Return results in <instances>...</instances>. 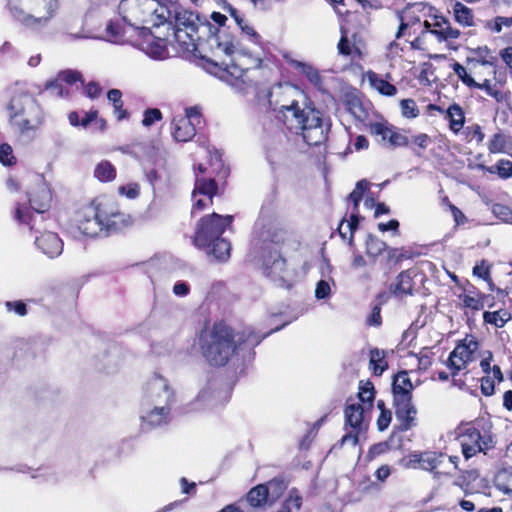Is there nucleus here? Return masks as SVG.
Returning <instances> with one entry per match:
<instances>
[{
	"label": "nucleus",
	"mask_w": 512,
	"mask_h": 512,
	"mask_svg": "<svg viewBox=\"0 0 512 512\" xmlns=\"http://www.w3.org/2000/svg\"><path fill=\"white\" fill-rule=\"evenodd\" d=\"M175 36L179 41L187 37L199 49L204 68L212 74L226 73L240 79L244 72L262 67L264 59L259 51H252L243 46L233 34L224 28L213 31V26L202 21L191 11H175Z\"/></svg>",
	"instance_id": "obj_1"
},
{
	"label": "nucleus",
	"mask_w": 512,
	"mask_h": 512,
	"mask_svg": "<svg viewBox=\"0 0 512 512\" xmlns=\"http://www.w3.org/2000/svg\"><path fill=\"white\" fill-rule=\"evenodd\" d=\"M271 108L277 117L290 128L301 129L302 137L308 145L324 143L330 129V122L320 111L304 106L306 97L296 86L285 83L274 85L268 95Z\"/></svg>",
	"instance_id": "obj_2"
},
{
	"label": "nucleus",
	"mask_w": 512,
	"mask_h": 512,
	"mask_svg": "<svg viewBox=\"0 0 512 512\" xmlns=\"http://www.w3.org/2000/svg\"><path fill=\"white\" fill-rule=\"evenodd\" d=\"M175 391L169 380L154 373L143 385L139 418L143 429H154L168 424Z\"/></svg>",
	"instance_id": "obj_3"
},
{
	"label": "nucleus",
	"mask_w": 512,
	"mask_h": 512,
	"mask_svg": "<svg viewBox=\"0 0 512 512\" xmlns=\"http://www.w3.org/2000/svg\"><path fill=\"white\" fill-rule=\"evenodd\" d=\"M13 19L27 28H42L56 17L60 0H7Z\"/></svg>",
	"instance_id": "obj_4"
},
{
	"label": "nucleus",
	"mask_w": 512,
	"mask_h": 512,
	"mask_svg": "<svg viewBox=\"0 0 512 512\" xmlns=\"http://www.w3.org/2000/svg\"><path fill=\"white\" fill-rule=\"evenodd\" d=\"M200 348L211 365H225L235 351L232 329L222 323L215 324L212 329L202 332Z\"/></svg>",
	"instance_id": "obj_5"
},
{
	"label": "nucleus",
	"mask_w": 512,
	"mask_h": 512,
	"mask_svg": "<svg viewBox=\"0 0 512 512\" xmlns=\"http://www.w3.org/2000/svg\"><path fill=\"white\" fill-rule=\"evenodd\" d=\"M10 120L21 133L34 131L41 124V112L36 101L27 93L14 95L8 106Z\"/></svg>",
	"instance_id": "obj_6"
},
{
	"label": "nucleus",
	"mask_w": 512,
	"mask_h": 512,
	"mask_svg": "<svg viewBox=\"0 0 512 512\" xmlns=\"http://www.w3.org/2000/svg\"><path fill=\"white\" fill-rule=\"evenodd\" d=\"M232 219L233 217L230 215L221 216L217 213L201 218L196 227L195 246L201 249H209L212 242L220 238L225 227L232 222Z\"/></svg>",
	"instance_id": "obj_7"
},
{
	"label": "nucleus",
	"mask_w": 512,
	"mask_h": 512,
	"mask_svg": "<svg viewBox=\"0 0 512 512\" xmlns=\"http://www.w3.org/2000/svg\"><path fill=\"white\" fill-rule=\"evenodd\" d=\"M74 222L82 234L94 237L103 230L102 208L95 203L86 205L75 213Z\"/></svg>",
	"instance_id": "obj_8"
},
{
	"label": "nucleus",
	"mask_w": 512,
	"mask_h": 512,
	"mask_svg": "<svg viewBox=\"0 0 512 512\" xmlns=\"http://www.w3.org/2000/svg\"><path fill=\"white\" fill-rule=\"evenodd\" d=\"M154 6V0H121L118 11L124 21L138 25L147 22V17L155 11Z\"/></svg>",
	"instance_id": "obj_9"
},
{
	"label": "nucleus",
	"mask_w": 512,
	"mask_h": 512,
	"mask_svg": "<svg viewBox=\"0 0 512 512\" xmlns=\"http://www.w3.org/2000/svg\"><path fill=\"white\" fill-rule=\"evenodd\" d=\"M479 344L472 338H466L459 343L450 353L447 366L452 369V376L465 369L467 364L474 360V355L478 351Z\"/></svg>",
	"instance_id": "obj_10"
},
{
	"label": "nucleus",
	"mask_w": 512,
	"mask_h": 512,
	"mask_svg": "<svg viewBox=\"0 0 512 512\" xmlns=\"http://www.w3.org/2000/svg\"><path fill=\"white\" fill-rule=\"evenodd\" d=\"M217 193V184L214 179L196 178L195 187L192 192V214L202 211L213 202V196Z\"/></svg>",
	"instance_id": "obj_11"
},
{
	"label": "nucleus",
	"mask_w": 512,
	"mask_h": 512,
	"mask_svg": "<svg viewBox=\"0 0 512 512\" xmlns=\"http://www.w3.org/2000/svg\"><path fill=\"white\" fill-rule=\"evenodd\" d=\"M28 197L32 209L37 213H44L50 208L52 194L43 178L37 177L28 191Z\"/></svg>",
	"instance_id": "obj_12"
},
{
	"label": "nucleus",
	"mask_w": 512,
	"mask_h": 512,
	"mask_svg": "<svg viewBox=\"0 0 512 512\" xmlns=\"http://www.w3.org/2000/svg\"><path fill=\"white\" fill-rule=\"evenodd\" d=\"M369 131L372 135L379 136L383 143L392 147L407 146L409 143L406 136L382 123H371L369 125Z\"/></svg>",
	"instance_id": "obj_13"
},
{
	"label": "nucleus",
	"mask_w": 512,
	"mask_h": 512,
	"mask_svg": "<svg viewBox=\"0 0 512 512\" xmlns=\"http://www.w3.org/2000/svg\"><path fill=\"white\" fill-rule=\"evenodd\" d=\"M281 481L273 480L266 485H258L252 488L247 494V502L253 507H259L266 502L268 495L274 491L277 495L283 490Z\"/></svg>",
	"instance_id": "obj_14"
},
{
	"label": "nucleus",
	"mask_w": 512,
	"mask_h": 512,
	"mask_svg": "<svg viewBox=\"0 0 512 512\" xmlns=\"http://www.w3.org/2000/svg\"><path fill=\"white\" fill-rule=\"evenodd\" d=\"M37 247L48 257L59 256L63 250V242L54 232H45L35 241Z\"/></svg>",
	"instance_id": "obj_15"
},
{
	"label": "nucleus",
	"mask_w": 512,
	"mask_h": 512,
	"mask_svg": "<svg viewBox=\"0 0 512 512\" xmlns=\"http://www.w3.org/2000/svg\"><path fill=\"white\" fill-rule=\"evenodd\" d=\"M462 453L465 459H470L481 452V433L476 428H468L460 437Z\"/></svg>",
	"instance_id": "obj_16"
},
{
	"label": "nucleus",
	"mask_w": 512,
	"mask_h": 512,
	"mask_svg": "<svg viewBox=\"0 0 512 512\" xmlns=\"http://www.w3.org/2000/svg\"><path fill=\"white\" fill-rule=\"evenodd\" d=\"M103 228L119 230L131 224V217L116 208L102 209Z\"/></svg>",
	"instance_id": "obj_17"
},
{
	"label": "nucleus",
	"mask_w": 512,
	"mask_h": 512,
	"mask_svg": "<svg viewBox=\"0 0 512 512\" xmlns=\"http://www.w3.org/2000/svg\"><path fill=\"white\" fill-rule=\"evenodd\" d=\"M78 81H82L80 72L75 70H64L60 72L55 80L46 83V90H49L51 94L63 97L64 89L61 86V82H65L69 85H73Z\"/></svg>",
	"instance_id": "obj_18"
},
{
	"label": "nucleus",
	"mask_w": 512,
	"mask_h": 512,
	"mask_svg": "<svg viewBox=\"0 0 512 512\" xmlns=\"http://www.w3.org/2000/svg\"><path fill=\"white\" fill-rule=\"evenodd\" d=\"M172 124L173 137L176 141L187 142L195 136V123L190 119L182 117V115L175 116Z\"/></svg>",
	"instance_id": "obj_19"
},
{
	"label": "nucleus",
	"mask_w": 512,
	"mask_h": 512,
	"mask_svg": "<svg viewBox=\"0 0 512 512\" xmlns=\"http://www.w3.org/2000/svg\"><path fill=\"white\" fill-rule=\"evenodd\" d=\"M272 262L266 261L265 265L268 269V275L275 281L284 285L291 280V273L286 269V261L280 255L272 256Z\"/></svg>",
	"instance_id": "obj_20"
},
{
	"label": "nucleus",
	"mask_w": 512,
	"mask_h": 512,
	"mask_svg": "<svg viewBox=\"0 0 512 512\" xmlns=\"http://www.w3.org/2000/svg\"><path fill=\"white\" fill-rule=\"evenodd\" d=\"M412 457V461L419 463L423 470L433 471L442 463L443 454L426 451L420 454H414Z\"/></svg>",
	"instance_id": "obj_21"
},
{
	"label": "nucleus",
	"mask_w": 512,
	"mask_h": 512,
	"mask_svg": "<svg viewBox=\"0 0 512 512\" xmlns=\"http://www.w3.org/2000/svg\"><path fill=\"white\" fill-rule=\"evenodd\" d=\"M363 406L360 403H349L345 408V419L354 430L361 431L363 425Z\"/></svg>",
	"instance_id": "obj_22"
},
{
	"label": "nucleus",
	"mask_w": 512,
	"mask_h": 512,
	"mask_svg": "<svg viewBox=\"0 0 512 512\" xmlns=\"http://www.w3.org/2000/svg\"><path fill=\"white\" fill-rule=\"evenodd\" d=\"M291 64L296 70L305 75L311 84L317 88L322 87V77L314 66L298 60L291 61Z\"/></svg>",
	"instance_id": "obj_23"
},
{
	"label": "nucleus",
	"mask_w": 512,
	"mask_h": 512,
	"mask_svg": "<svg viewBox=\"0 0 512 512\" xmlns=\"http://www.w3.org/2000/svg\"><path fill=\"white\" fill-rule=\"evenodd\" d=\"M386 352L379 348H372L369 352V368L376 376H380L388 369V363L385 359Z\"/></svg>",
	"instance_id": "obj_24"
},
{
	"label": "nucleus",
	"mask_w": 512,
	"mask_h": 512,
	"mask_svg": "<svg viewBox=\"0 0 512 512\" xmlns=\"http://www.w3.org/2000/svg\"><path fill=\"white\" fill-rule=\"evenodd\" d=\"M413 385L406 371L399 372L393 380V396H412Z\"/></svg>",
	"instance_id": "obj_25"
},
{
	"label": "nucleus",
	"mask_w": 512,
	"mask_h": 512,
	"mask_svg": "<svg viewBox=\"0 0 512 512\" xmlns=\"http://www.w3.org/2000/svg\"><path fill=\"white\" fill-rule=\"evenodd\" d=\"M446 118L449 120L450 129L458 133L465 122V116L462 108L458 104H452L446 111Z\"/></svg>",
	"instance_id": "obj_26"
},
{
	"label": "nucleus",
	"mask_w": 512,
	"mask_h": 512,
	"mask_svg": "<svg viewBox=\"0 0 512 512\" xmlns=\"http://www.w3.org/2000/svg\"><path fill=\"white\" fill-rule=\"evenodd\" d=\"M342 35L340 41L337 45V49L339 54L344 56H353L354 54H360V48L356 42V35L352 36V39H349L346 31L342 29Z\"/></svg>",
	"instance_id": "obj_27"
},
{
	"label": "nucleus",
	"mask_w": 512,
	"mask_h": 512,
	"mask_svg": "<svg viewBox=\"0 0 512 512\" xmlns=\"http://www.w3.org/2000/svg\"><path fill=\"white\" fill-rule=\"evenodd\" d=\"M211 249L208 250L219 261H226L230 257L231 245L224 238H217L211 244Z\"/></svg>",
	"instance_id": "obj_28"
},
{
	"label": "nucleus",
	"mask_w": 512,
	"mask_h": 512,
	"mask_svg": "<svg viewBox=\"0 0 512 512\" xmlns=\"http://www.w3.org/2000/svg\"><path fill=\"white\" fill-rule=\"evenodd\" d=\"M453 14H454L455 20L460 25H462L464 27L473 25L474 17H473L472 10L469 9L464 4H462L461 2H456L454 4Z\"/></svg>",
	"instance_id": "obj_29"
},
{
	"label": "nucleus",
	"mask_w": 512,
	"mask_h": 512,
	"mask_svg": "<svg viewBox=\"0 0 512 512\" xmlns=\"http://www.w3.org/2000/svg\"><path fill=\"white\" fill-rule=\"evenodd\" d=\"M369 81L371 86L382 95L394 96L397 93V89L394 85L382 79L375 73L369 74Z\"/></svg>",
	"instance_id": "obj_30"
},
{
	"label": "nucleus",
	"mask_w": 512,
	"mask_h": 512,
	"mask_svg": "<svg viewBox=\"0 0 512 512\" xmlns=\"http://www.w3.org/2000/svg\"><path fill=\"white\" fill-rule=\"evenodd\" d=\"M94 176L101 182H109L115 179L116 170L110 162L104 160L96 165Z\"/></svg>",
	"instance_id": "obj_31"
},
{
	"label": "nucleus",
	"mask_w": 512,
	"mask_h": 512,
	"mask_svg": "<svg viewBox=\"0 0 512 512\" xmlns=\"http://www.w3.org/2000/svg\"><path fill=\"white\" fill-rule=\"evenodd\" d=\"M288 232L283 229L279 224L271 223L269 227L262 233V237L265 240H269L274 243H282L286 239Z\"/></svg>",
	"instance_id": "obj_32"
},
{
	"label": "nucleus",
	"mask_w": 512,
	"mask_h": 512,
	"mask_svg": "<svg viewBox=\"0 0 512 512\" xmlns=\"http://www.w3.org/2000/svg\"><path fill=\"white\" fill-rule=\"evenodd\" d=\"M387 249V244L377 238L376 236L369 234L366 239V254L369 257L376 258L383 251Z\"/></svg>",
	"instance_id": "obj_33"
},
{
	"label": "nucleus",
	"mask_w": 512,
	"mask_h": 512,
	"mask_svg": "<svg viewBox=\"0 0 512 512\" xmlns=\"http://www.w3.org/2000/svg\"><path fill=\"white\" fill-rule=\"evenodd\" d=\"M394 293L405 295L412 293V277L408 271H403L398 275Z\"/></svg>",
	"instance_id": "obj_34"
},
{
	"label": "nucleus",
	"mask_w": 512,
	"mask_h": 512,
	"mask_svg": "<svg viewBox=\"0 0 512 512\" xmlns=\"http://www.w3.org/2000/svg\"><path fill=\"white\" fill-rule=\"evenodd\" d=\"M359 224V216H358V209L354 210L353 214L350 217L349 221H342L339 225V234L342 238H346V232H344V227L347 228V230L350 233L349 237V244L353 243V232L357 229Z\"/></svg>",
	"instance_id": "obj_35"
},
{
	"label": "nucleus",
	"mask_w": 512,
	"mask_h": 512,
	"mask_svg": "<svg viewBox=\"0 0 512 512\" xmlns=\"http://www.w3.org/2000/svg\"><path fill=\"white\" fill-rule=\"evenodd\" d=\"M416 413L417 411L415 407L401 412H395L396 418L401 422L402 430H409L415 425Z\"/></svg>",
	"instance_id": "obj_36"
},
{
	"label": "nucleus",
	"mask_w": 512,
	"mask_h": 512,
	"mask_svg": "<svg viewBox=\"0 0 512 512\" xmlns=\"http://www.w3.org/2000/svg\"><path fill=\"white\" fill-rule=\"evenodd\" d=\"M459 299L461 301V305L465 308H469L471 310L479 311L483 309L484 304L477 293L473 294H461L459 295Z\"/></svg>",
	"instance_id": "obj_37"
},
{
	"label": "nucleus",
	"mask_w": 512,
	"mask_h": 512,
	"mask_svg": "<svg viewBox=\"0 0 512 512\" xmlns=\"http://www.w3.org/2000/svg\"><path fill=\"white\" fill-rule=\"evenodd\" d=\"M240 28L242 35L246 37L248 41L252 44L258 46L261 43V36L256 32L253 26L249 24V22L243 18L242 24H237Z\"/></svg>",
	"instance_id": "obj_38"
},
{
	"label": "nucleus",
	"mask_w": 512,
	"mask_h": 512,
	"mask_svg": "<svg viewBox=\"0 0 512 512\" xmlns=\"http://www.w3.org/2000/svg\"><path fill=\"white\" fill-rule=\"evenodd\" d=\"M490 173H497L499 177L503 179L510 178L512 176V162L510 160L501 159L495 166L488 168Z\"/></svg>",
	"instance_id": "obj_39"
},
{
	"label": "nucleus",
	"mask_w": 512,
	"mask_h": 512,
	"mask_svg": "<svg viewBox=\"0 0 512 512\" xmlns=\"http://www.w3.org/2000/svg\"><path fill=\"white\" fill-rule=\"evenodd\" d=\"M368 187L369 182L363 179L357 182L355 189L350 193L349 198L354 204V210L358 209L363 194L368 189Z\"/></svg>",
	"instance_id": "obj_40"
},
{
	"label": "nucleus",
	"mask_w": 512,
	"mask_h": 512,
	"mask_svg": "<svg viewBox=\"0 0 512 512\" xmlns=\"http://www.w3.org/2000/svg\"><path fill=\"white\" fill-rule=\"evenodd\" d=\"M445 21L446 20H444V19H442L441 21L436 20L434 23L425 21L424 26H425L426 30L429 33L435 35L439 41H443V35H444V31H445V28H444Z\"/></svg>",
	"instance_id": "obj_41"
},
{
	"label": "nucleus",
	"mask_w": 512,
	"mask_h": 512,
	"mask_svg": "<svg viewBox=\"0 0 512 512\" xmlns=\"http://www.w3.org/2000/svg\"><path fill=\"white\" fill-rule=\"evenodd\" d=\"M453 71L455 74L461 79V81L469 86L474 87L478 85V82H476L466 71L465 67L462 66L460 63L456 62L453 64Z\"/></svg>",
	"instance_id": "obj_42"
},
{
	"label": "nucleus",
	"mask_w": 512,
	"mask_h": 512,
	"mask_svg": "<svg viewBox=\"0 0 512 512\" xmlns=\"http://www.w3.org/2000/svg\"><path fill=\"white\" fill-rule=\"evenodd\" d=\"M401 111L406 118H415L418 116V108L414 100L404 99L400 103Z\"/></svg>",
	"instance_id": "obj_43"
},
{
	"label": "nucleus",
	"mask_w": 512,
	"mask_h": 512,
	"mask_svg": "<svg viewBox=\"0 0 512 512\" xmlns=\"http://www.w3.org/2000/svg\"><path fill=\"white\" fill-rule=\"evenodd\" d=\"M347 110L357 119H363L365 111L357 98L349 99L346 102Z\"/></svg>",
	"instance_id": "obj_44"
},
{
	"label": "nucleus",
	"mask_w": 512,
	"mask_h": 512,
	"mask_svg": "<svg viewBox=\"0 0 512 512\" xmlns=\"http://www.w3.org/2000/svg\"><path fill=\"white\" fill-rule=\"evenodd\" d=\"M121 28L119 25H116L110 22L106 27V37L107 41L118 43L122 40Z\"/></svg>",
	"instance_id": "obj_45"
},
{
	"label": "nucleus",
	"mask_w": 512,
	"mask_h": 512,
	"mask_svg": "<svg viewBox=\"0 0 512 512\" xmlns=\"http://www.w3.org/2000/svg\"><path fill=\"white\" fill-rule=\"evenodd\" d=\"M302 505V497L297 490H291L289 498L286 501V507L289 512H297Z\"/></svg>",
	"instance_id": "obj_46"
},
{
	"label": "nucleus",
	"mask_w": 512,
	"mask_h": 512,
	"mask_svg": "<svg viewBox=\"0 0 512 512\" xmlns=\"http://www.w3.org/2000/svg\"><path fill=\"white\" fill-rule=\"evenodd\" d=\"M493 213L502 221L512 224V210L509 207L496 204L493 206Z\"/></svg>",
	"instance_id": "obj_47"
},
{
	"label": "nucleus",
	"mask_w": 512,
	"mask_h": 512,
	"mask_svg": "<svg viewBox=\"0 0 512 512\" xmlns=\"http://www.w3.org/2000/svg\"><path fill=\"white\" fill-rule=\"evenodd\" d=\"M162 119V113L157 108L147 109L144 112L142 124L145 127L151 126L155 121Z\"/></svg>",
	"instance_id": "obj_48"
},
{
	"label": "nucleus",
	"mask_w": 512,
	"mask_h": 512,
	"mask_svg": "<svg viewBox=\"0 0 512 512\" xmlns=\"http://www.w3.org/2000/svg\"><path fill=\"white\" fill-rule=\"evenodd\" d=\"M358 397L362 403L371 404L374 400V387L368 382L364 386L360 387Z\"/></svg>",
	"instance_id": "obj_49"
},
{
	"label": "nucleus",
	"mask_w": 512,
	"mask_h": 512,
	"mask_svg": "<svg viewBox=\"0 0 512 512\" xmlns=\"http://www.w3.org/2000/svg\"><path fill=\"white\" fill-rule=\"evenodd\" d=\"M395 412L412 409V396H395L394 397Z\"/></svg>",
	"instance_id": "obj_50"
},
{
	"label": "nucleus",
	"mask_w": 512,
	"mask_h": 512,
	"mask_svg": "<svg viewBox=\"0 0 512 512\" xmlns=\"http://www.w3.org/2000/svg\"><path fill=\"white\" fill-rule=\"evenodd\" d=\"M14 157L12 155V148L8 144H2L0 146V162L5 166H10L14 163Z\"/></svg>",
	"instance_id": "obj_51"
},
{
	"label": "nucleus",
	"mask_w": 512,
	"mask_h": 512,
	"mask_svg": "<svg viewBox=\"0 0 512 512\" xmlns=\"http://www.w3.org/2000/svg\"><path fill=\"white\" fill-rule=\"evenodd\" d=\"M331 293V286L327 280H320L315 289V297L317 299H325Z\"/></svg>",
	"instance_id": "obj_52"
},
{
	"label": "nucleus",
	"mask_w": 512,
	"mask_h": 512,
	"mask_svg": "<svg viewBox=\"0 0 512 512\" xmlns=\"http://www.w3.org/2000/svg\"><path fill=\"white\" fill-rule=\"evenodd\" d=\"M140 186L137 183H129L125 186H120L118 192L126 195L130 199H134L139 195Z\"/></svg>",
	"instance_id": "obj_53"
},
{
	"label": "nucleus",
	"mask_w": 512,
	"mask_h": 512,
	"mask_svg": "<svg viewBox=\"0 0 512 512\" xmlns=\"http://www.w3.org/2000/svg\"><path fill=\"white\" fill-rule=\"evenodd\" d=\"M505 139L501 134H495L489 143V151L491 153H500L504 150Z\"/></svg>",
	"instance_id": "obj_54"
},
{
	"label": "nucleus",
	"mask_w": 512,
	"mask_h": 512,
	"mask_svg": "<svg viewBox=\"0 0 512 512\" xmlns=\"http://www.w3.org/2000/svg\"><path fill=\"white\" fill-rule=\"evenodd\" d=\"M5 306L9 312L14 311L19 316H24L27 313L26 304L22 301H7Z\"/></svg>",
	"instance_id": "obj_55"
},
{
	"label": "nucleus",
	"mask_w": 512,
	"mask_h": 512,
	"mask_svg": "<svg viewBox=\"0 0 512 512\" xmlns=\"http://www.w3.org/2000/svg\"><path fill=\"white\" fill-rule=\"evenodd\" d=\"M391 422V412L386 409H382V413L377 419V426L380 431L385 430Z\"/></svg>",
	"instance_id": "obj_56"
},
{
	"label": "nucleus",
	"mask_w": 512,
	"mask_h": 512,
	"mask_svg": "<svg viewBox=\"0 0 512 512\" xmlns=\"http://www.w3.org/2000/svg\"><path fill=\"white\" fill-rule=\"evenodd\" d=\"M484 321L487 322V323H490V324H494L498 327H502L504 325V319H502L500 316H499V312L498 311H494V312H485L484 313Z\"/></svg>",
	"instance_id": "obj_57"
},
{
	"label": "nucleus",
	"mask_w": 512,
	"mask_h": 512,
	"mask_svg": "<svg viewBox=\"0 0 512 512\" xmlns=\"http://www.w3.org/2000/svg\"><path fill=\"white\" fill-rule=\"evenodd\" d=\"M222 4L223 10L230 14V16L235 20L236 24H242L243 17L240 15L238 10L225 0H222Z\"/></svg>",
	"instance_id": "obj_58"
},
{
	"label": "nucleus",
	"mask_w": 512,
	"mask_h": 512,
	"mask_svg": "<svg viewBox=\"0 0 512 512\" xmlns=\"http://www.w3.org/2000/svg\"><path fill=\"white\" fill-rule=\"evenodd\" d=\"M183 117L190 119V121L194 122L196 125L200 124L201 113L197 106L189 107L185 109V115Z\"/></svg>",
	"instance_id": "obj_59"
},
{
	"label": "nucleus",
	"mask_w": 512,
	"mask_h": 512,
	"mask_svg": "<svg viewBox=\"0 0 512 512\" xmlns=\"http://www.w3.org/2000/svg\"><path fill=\"white\" fill-rule=\"evenodd\" d=\"M481 391L486 396L492 395L494 393V381L488 377L482 378Z\"/></svg>",
	"instance_id": "obj_60"
},
{
	"label": "nucleus",
	"mask_w": 512,
	"mask_h": 512,
	"mask_svg": "<svg viewBox=\"0 0 512 512\" xmlns=\"http://www.w3.org/2000/svg\"><path fill=\"white\" fill-rule=\"evenodd\" d=\"M475 87L483 89L486 91L488 95L498 98L499 91H497L491 86V82L488 79H485L483 83H478V85H476Z\"/></svg>",
	"instance_id": "obj_61"
},
{
	"label": "nucleus",
	"mask_w": 512,
	"mask_h": 512,
	"mask_svg": "<svg viewBox=\"0 0 512 512\" xmlns=\"http://www.w3.org/2000/svg\"><path fill=\"white\" fill-rule=\"evenodd\" d=\"M444 28L445 31L443 35V41L449 39H456L459 37L460 32L457 29L452 28L447 21H445Z\"/></svg>",
	"instance_id": "obj_62"
},
{
	"label": "nucleus",
	"mask_w": 512,
	"mask_h": 512,
	"mask_svg": "<svg viewBox=\"0 0 512 512\" xmlns=\"http://www.w3.org/2000/svg\"><path fill=\"white\" fill-rule=\"evenodd\" d=\"M367 322L371 326H379L381 324L380 308L378 306L373 308Z\"/></svg>",
	"instance_id": "obj_63"
},
{
	"label": "nucleus",
	"mask_w": 512,
	"mask_h": 512,
	"mask_svg": "<svg viewBox=\"0 0 512 512\" xmlns=\"http://www.w3.org/2000/svg\"><path fill=\"white\" fill-rule=\"evenodd\" d=\"M377 227L381 232H386L388 230L397 232L399 228V222L396 219H392L388 223H379Z\"/></svg>",
	"instance_id": "obj_64"
}]
</instances>
